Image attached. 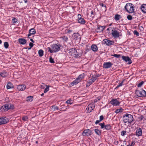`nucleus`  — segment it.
Instances as JSON below:
<instances>
[{"mask_svg": "<svg viewBox=\"0 0 146 146\" xmlns=\"http://www.w3.org/2000/svg\"><path fill=\"white\" fill-rule=\"evenodd\" d=\"M134 33V35H136L137 36H138L139 35V33L136 30H135Z\"/></svg>", "mask_w": 146, "mask_h": 146, "instance_id": "49530a36", "label": "nucleus"}, {"mask_svg": "<svg viewBox=\"0 0 146 146\" xmlns=\"http://www.w3.org/2000/svg\"><path fill=\"white\" fill-rule=\"evenodd\" d=\"M61 45L60 44H54L47 48L48 51L50 53L56 52L60 50Z\"/></svg>", "mask_w": 146, "mask_h": 146, "instance_id": "f257e3e1", "label": "nucleus"}, {"mask_svg": "<svg viewBox=\"0 0 146 146\" xmlns=\"http://www.w3.org/2000/svg\"><path fill=\"white\" fill-rule=\"evenodd\" d=\"M30 40L32 42H34V40L32 38L31 39H30Z\"/></svg>", "mask_w": 146, "mask_h": 146, "instance_id": "338daca9", "label": "nucleus"}, {"mask_svg": "<svg viewBox=\"0 0 146 146\" xmlns=\"http://www.w3.org/2000/svg\"><path fill=\"white\" fill-rule=\"evenodd\" d=\"M105 129L109 130L111 129V126L110 125H105L104 128Z\"/></svg>", "mask_w": 146, "mask_h": 146, "instance_id": "2f4dec72", "label": "nucleus"}, {"mask_svg": "<svg viewBox=\"0 0 146 146\" xmlns=\"http://www.w3.org/2000/svg\"><path fill=\"white\" fill-rule=\"evenodd\" d=\"M121 17V16L120 15L116 14L115 15L114 19L116 21L119 20Z\"/></svg>", "mask_w": 146, "mask_h": 146, "instance_id": "a878e982", "label": "nucleus"}, {"mask_svg": "<svg viewBox=\"0 0 146 146\" xmlns=\"http://www.w3.org/2000/svg\"><path fill=\"white\" fill-rule=\"evenodd\" d=\"M28 117L27 116H24L23 117L22 119L24 121H28Z\"/></svg>", "mask_w": 146, "mask_h": 146, "instance_id": "e433bc0d", "label": "nucleus"}, {"mask_svg": "<svg viewBox=\"0 0 146 146\" xmlns=\"http://www.w3.org/2000/svg\"><path fill=\"white\" fill-rule=\"evenodd\" d=\"M26 3L27 2V0H23Z\"/></svg>", "mask_w": 146, "mask_h": 146, "instance_id": "774afa93", "label": "nucleus"}, {"mask_svg": "<svg viewBox=\"0 0 146 146\" xmlns=\"http://www.w3.org/2000/svg\"><path fill=\"white\" fill-rule=\"evenodd\" d=\"M126 133V131H122L121 132V135L124 136L125 135Z\"/></svg>", "mask_w": 146, "mask_h": 146, "instance_id": "37998d69", "label": "nucleus"}, {"mask_svg": "<svg viewBox=\"0 0 146 146\" xmlns=\"http://www.w3.org/2000/svg\"><path fill=\"white\" fill-rule=\"evenodd\" d=\"M125 8L127 12L132 13L134 12V7L132 3H127L125 5Z\"/></svg>", "mask_w": 146, "mask_h": 146, "instance_id": "7ed1b4c3", "label": "nucleus"}, {"mask_svg": "<svg viewBox=\"0 0 146 146\" xmlns=\"http://www.w3.org/2000/svg\"><path fill=\"white\" fill-rule=\"evenodd\" d=\"M94 131L96 134L98 135H100L101 133V131L99 130L98 129H95Z\"/></svg>", "mask_w": 146, "mask_h": 146, "instance_id": "c756f323", "label": "nucleus"}, {"mask_svg": "<svg viewBox=\"0 0 146 146\" xmlns=\"http://www.w3.org/2000/svg\"><path fill=\"white\" fill-rule=\"evenodd\" d=\"M135 142L134 141H132L131 142V144L130 145L131 146H133L135 145Z\"/></svg>", "mask_w": 146, "mask_h": 146, "instance_id": "bf43d9fd", "label": "nucleus"}, {"mask_svg": "<svg viewBox=\"0 0 146 146\" xmlns=\"http://www.w3.org/2000/svg\"><path fill=\"white\" fill-rule=\"evenodd\" d=\"M73 37L74 39H76L77 40L80 38L79 34L78 33H74Z\"/></svg>", "mask_w": 146, "mask_h": 146, "instance_id": "aec40b11", "label": "nucleus"}, {"mask_svg": "<svg viewBox=\"0 0 146 146\" xmlns=\"http://www.w3.org/2000/svg\"><path fill=\"white\" fill-rule=\"evenodd\" d=\"M124 80H123L122 82L119 84L117 86V87L115 88V89H116L118 88L119 87L123 85V82Z\"/></svg>", "mask_w": 146, "mask_h": 146, "instance_id": "473e14b6", "label": "nucleus"}, {"mask_svg": "<svg viewBox=\"0 0 146 146\" xmlns=\"http://www.w3.org/2000/svg\"><path fill=\"white\" fill-rule=\"evenodd\" d=\"M12 21L13 23H17L18 20L14 18L12 19Z\"/></svg>", "mask_w": 146, "mask_h": 146, "instance_id": "09e8293b", "label": "nucleus"}, {"mask_svg": "<svg viewBox=\"0 0 146 146\" xmlns=\"http://www.w3.org/2000/svg\"><path fill=\"white\" fill-rule=\"evenodd\" d=\"M123 121L125 123H131L133 120V118L132 115L128 113H126L123 116Z\"/></svg>", "mask_w": 146, "mask_h": 146, "instance_id": "f03ea898", "label": "nucleus"}, {"mask_svg": "<svg viewBox=\"0 0 146 146\" xmlns=\"http://www.w3.org/2000/svg\"><path fill=\"white\" fill-rule=\"evenodd\" d=\"M104 117L103 115H101L100 117V121H101L104 119Z\"/></svg>", "mask_w": 146, "mask_h": 146, "instance_id": "603ef678", "label": "nucleus"}, {"mask_svg": "<svg viewBox=\"0 0 146 146\" xmlns=\"http://www.w3.org/2000/svg\"><path fill=\"white\" fill-rule=\"evenodd\" d=\"M95 106L92 103H90L87 107L86 109L88 112L90 113L92 110L94 108Z\"/></svg>", "mask_w": 146, "mask_h": 146, "instance_id": "9d476101", "label": "nucleus"}, {"mask_svg": "<svg viewBox=\"0 0 146 146\" xmlns=\"http://www.w3.org/2000/svg\"><path fill=\"white\" fill-rule=\"evenodd\" d=\"M104 44H106L107 45L110 46L112 45L113 44L114 42L113 41L108 40L107 39H105L103 40Z\"/></svg>", "mask_w": 146, "mask_h": 146, "instance_id": "2eb2a0df", "label": "nucleus"}, {"mask_svg": "<svg viewBox=\"0 0 146 146\" xmlns=\"http://www.w3.org/2000/svg\"><path fill=\"white\" fill-rule=\"evenodd\" d=\"M96 77L95 76V75H93L92 76V78L91 79L89 80V81L88 82L86 86H87L88 84V86H89L91 84L93 83L96 80Z\"/></svg>", "mask_w": 146, "mask_h": 146, "instance_id": "1a4fd4ad", "label": "nucleus"}, {"mask_svg": "<svg viewBox=\"0 0 146 146\" xmlns=\"http://www.w3.org/2000/svg\"><path fill=\"white\" fill-rule=\"evenodd\" d=\"M52 110L54 111H56L58 110V108L57 106L54 105L52 106Z\"/></svg>", "mask_w": 146, "mask_h": 146, "instance_id": "72a5a7b5", "label": "nucleus"}, {"mask_svg": "<svg viewBox=\"0 0 146 146\" xmlns=\"http://www.w3.org/2000/svg\"><path fill=\"white\" fill-rule=\"evenodd\" d=\"M62 39L65 42H67L68 40V38L67 36H64L62 37Z\"/></svg>", "mask_w": 146, "mask_h": 146, "instance_id": "c9c22d12", "label": "nucleus"}, {"mask_svg": "<svg viewBox=\"0 0 146 146\" xmlns=\"http://www.w3.org/2000/svg\"><path fill=\"white\" fill-rule=\"evenodd\" d=\"M70 54L74 57H77L81 56L80 54L78 53L75 48L71 49V51L69 52Z\"/></svg>", "mask_w": 146, "mask_h": 146, "instance_id": "423d86ee", "label": "nucleus"}, {"mask_svg": "<svg viewBox=\"0 0 146 146\" xmlns=\"http://www.w3.org/2000/svg\"><path fill=\"white\" fill-rule=\"evenodd\" d=\"M106 27L105 26H102L100 25H98L97 29V33H101L102 32Z\"/></svg>", "mask_w": 146, "mask_h": 146, "instance_id": "f8f14e48", "label": "nucleus"}, {"mask_svg": "<svg viewBox=\"0 0 146 146\" xmlns=\"http://www.w3.org/2000/svg\"><path fill=\"white\" fill-rule=\"evenodd\" d=\"M49 90V88L48 87H47L44 90V93H45L47 92Z\"/></svg>", "mask_w": 146, "mask_h": 146, "instance_id": "de8ad7c7", "label": "nucleus"}, {"mask_svg": "<svg viewBox=\"0 0 146 146\" xmlns=\"http://www.w3.org/2000/svg\"><path fill=\"white\" fill-rule=\"evenodd\" d=\"M29 45L31 48H32L33 46V44L31 42L29 43Z\"/></svg>", "mask_w": 146, "mask_h": 146, "instance_id": "13d9d810", "label": "nucleus"}, {"mask_svg": "<svg viewBox=\"0 0 146 146\" xmlns=\"http://www.w3.org/2000/svg\"><path fill=\"white\" fill-rule=\"evenodd\" d=\"M19 42L21 44H25L27 42L26 40L24 38H20L18 40Z\"/></svg>", "mask_w": 146, "mask_h": 146, "instance_id": "a211bd4d", "label": "nucleus"}, {"mask_svg": "<svg viewBox=\"0 0 146 146\" xmlns=\"http://www.w3.org/2000/svg\"><path fill=\"white\" fill-rule=\"evenodd\" d=\"M121 110H123V109L122 108H120V109H117L115 111V112L116 113H118Z\"/></svg>", "mask_w": 146, "mask_h": 146, "instance_id": "58836bf2", "label": "nucleus"}, {"mask_svg": "<svg viewBox=\"0 0 146 146\" xmlns=\"http://www.w3.org/2000/svg\"><path fill=\"white\" fill-rule=\"evenodd\" d=\"M112 56L116 58H119L121 56V55L115 54L113 55H112Z\"/></svg>", "mask_w": 146, "mask_h": 146, "instance_id": "c03bdc74", "label": "nucleus"}, {"mask_svg": "<svg viewBox=\"0 0 146 146\" xmlns=\"http://www.w3.org/2000/svg\"><path fill=\"white\" fill-rule=\"evenodd\" d=\"M101 121H100V120H97L95 122V124H97L98 123H99V122H100Z\"/></svg>", "mask_w": 146, "mask_h": 146, "instance_id": "e2e57ef3", "label": "nucleus"}, {"mask_svg": "<svg viewBox=\"0 0 146 146\" xmlns=\"http://www.w3.org/2000/svg\"><path fill=\"white\" fill-rule=\"evenodd\" d=\"M5 117L0 118V125L6 123H7Z\"/></svg>", "mask_w": 146, "mask_h": 146, "instance_id": "f3484780", "label": "nucleus"}, {"mask_svg": "<svg viewBox=\"0 0 146 146\" xmlns=\"http://www.w3.org/2000/svg\"><path fill=\"white\" fill-rule=\"evenodd\" d=\"M113 64L110 62L104 63L103 65V68H110Z\"/></svg>", "mask_w": 146, "mask_h": 146, "instance_id": "ddd939ff", "label": "nucleus"}, {"mask_svg": "<svg viewBox=\"0 0 146 146\" xmlns=\"http://www.w3.org/2000/svg\"><path fill=\"white\" fill-rule=\"evenodd\" d=\"M88 130L89 129H86L84 130L82 133V135L84 136H89L88 135Z\"/></svg>", "mask_w": 146, "mask_h": 146, "instance_id": "5701e85b", "label": "nucleus"}, {"mask_svg": "<svg viewBox=\"0 0 146 146\" xmlns=\"http://www.w3.org/2000/svg\"><path fill=\"white\" fill-rule=\"evenodd\" d=\"M80 81V80H79V78H76V79L73 81L71 84V85L73 84V85L77 84Z\"/></svg>", "mask_w": 146, "mask_h": 146, "instance_id": "b1692460", "label": "nucleus"}, {"mask_svg": "<svg viewBox=\"0 0 146 146\" xmlns=\"http://www.w3.org/2000/svg\"><path fill=\"white\" fill-rule=\"evenodd\" d=\"M100 5L102 6V7H106V6L103 3H100Z\"/></svg>", "mask_w": 146, "mask_h": 146, "instance_id": "052dcab7", "label": "nucleus"}, {"mask_svg": "<svg viewBox=\"0 0 146 146\" xmlns=\"http://www.w3.org/2000/svg\"><path fill=\"white\" fill-rule=\"evenodd\" d=\"M136 135L138 136H140L142 135V131L140 128H137L136 130Z\"/></svg>", "mask_w": 146, "mask_h": 146, "instance_id": "dca6fc26", "label": "nucleus"}, {"mask_svg": "<svg viewBox=\"0 0 146 146\" xmlns=\"http://www.w3.org/2000/svg\"><path fill=\"white\" fill-rule=\"evenodd\" d=\"M29 32L32 35H34L36 33L35 30L34 28H32L30 29L29 30Z\"/></svg>", "mask_w": 146, "mask_h": 146, "instance_id": "cd10ccee", "label": "nucleus"}, {"mask_svg": "<svg viewBox=\"0 0 146 146\" xmlns=\"http://www.w3.org/2000/svg\"><path fill=\"white\" fill-rule=\"evenodd\" d=\"M14 87L13 85L10 82H9L7 85V89L13 88Z\"/></svg>", "mask_w": 146, "mask_h": 146, "instance_id": "412c9836", "label": "nucleus"}, {"mask_svg": "<svg viewBox=\"0 0 146 146\" xmlns=\"http://www.w3.org/2000/svg\"><path fill=\"white\" fill-rule=\"evenodd\" d=\"M110 103L113 106H118L119 105L120 102L117 99H113L110 102Z\"/></svg>", "mask_w": 146, "mask_h": 146, "instance_id": "6e6552de", "label": "nucleus"}, {"mask_svg": "<svg viewBox=\"0 0 146 146\" xmlns=\"http://www.w3.org/2000/svg\"><path fill=\"white\" fill-rule=\"evenodd\" d=\"M99 125L101 126V128L103 129L104 128L105 123H99Z\"/></svg>", "mask_w": 146, "mask_h": 146, "instance_id": "4c0bfd02", "label": "nucleus"}, {"mask_svg": "<svg viewBox=\"0 0 146 146\" xmlns=\"http://www.w3.org/2000/svg\"><path fill=\"white\" fill-rule=\"evenodd\" d=\"M78 20L80 19H81L82 18L80 14H78Z\"/></svg>", "mask_w": 146, "mask_h": 146, "instance_id": "4d7b16f0", "label": "nucleus"}, {"mask_svg": "<svg viewBox=\"0 0 146 146\" xmlns=\"http://www.w3.org/2000/svg\"><path fill=\"white\" fill-rule=\"evenodd\" d=\"M71 102L72 100H68L66 101V103H67V104H70L72 103Z\"/></svg>", "mask_w": 146, "mask_h": 146, "instance_id": "8fccbe9b", "label": "nucleus"}, {"mask_svg": "<svg viewBox=\"0 0 146 146\" xmlns=\"http://www.w3.org/2000/svg\"><path fill=\"white\" fill-rule=\"evenodd\" d=\"M32 34H30V33L29 32V34H28V38H30L29 37L30 36H31Z\"/></svg>", "mask_w": 146, "mask_h": 146, "instance_id": "0e129e2a", "label": "nucleus"}, {"mask_svg": "<svg viewBox=\"0 0 146 146\" xmlns=\"http://www.w3.org/2000/svg\"><path fill=\"white\" fill-rule=\"evenodd\" d=\"M122 58L123 60H124L126 62H127L128 64H130L132 63V61L128 56H122Z\"/></svg>", "mask_w": 146, "mask_h": 146, "instance_id": "9b49d317", "label": "nucleus"}, {"mask_svg": "<svg viewBox=\"0 0 146 146\" xmlns=\"http://www.w3.org/2000/svg\"><path fill=\"white\" fill-rule=\"evenodd\" d=\"M111 32V34L114 38H117L119 36V33L116 30L115 28L114 27L113 28Z\"/></svg>", "mask_w": 146, "mask_h": 146, "instance_id": "0eeeda50", "label": "nucleus"}, {"mask_svg": "<svg viewBox=\"0 0 146 146\" xmlns=\"http://www.w3.org/2000/svg\"><path fill=\"white\" fill-rule=\"evenodd\" d=\"M92 133V130H90L89 129L88 130V135L89 136L91 135Z\"/></svg>", "mask_w": 146, "mask_h": 146, "instance_id": "5fc2aeb1", "label": "nucleus"}, {"mask_svg": "<svg viewBox=\"0 0 146 146\" xmlns=\"http://www.w3.org/2000/svg\"><path fill=\"white\" fill-rule=\"evenodd\" d=\"M91 48L93 51H96L98 50L97 46L95 44H93L91 46Z\"/></svg>", "mask_w": 146, "mask_h": 146, "instance_id": "4be33fe9", "label": "nucleus"}, {"mask_svg": "<svg viewBox=\"0 0 146 146\" xmlns=\"http://www.w3.org/2000/svg\"><path fill=\"white\" fill-rule=\"evenodd\" d=\"M17 86V89L18 91H23L25 90L26 88L25 85H19Z\"/></svg>", "mask_w": 146, "mask_h": 146, "instance_id": "4468645a", "label": "nucleus"}, {"mask_svg": "<svg viewBox=\"0 0 146 146\" xmlns=\"http://www.w3.org/2000/svg\"><path fill=\"white\" fill-rule=\"evenodd\" d=\"M49 62L51 63H54L53 58L51 57H50L49 58Z\"/></svg>", "mask_w": 146, "mask_h": 146, "instance_id": "ea45409f", "label": "nucleus"}, {"mask_svg": "<svg viewBox=\"0 0 146 146\" xmlns=\"http://www.w3.org/2000/svg\"><path fill=\"white\" fill-rule=\"evenodd\" d=\"M78 22L79 23L82 24H84L86 23V21L83 18H82L79 20H78Z\"/></svg>", "mask_w": 146, "mask_h": 146, "instance_id": "bb28decb", "label": "nucleus"}, {"mask_svg": "<svg viewBox=\"0 0 146 146\" xmlns=\"http://www.w3.org/2000/svg\"><path fill=\"white\" fill-rule=\"evenodd\" d=\"M14 106L11 104H6L2 106L1 108V110L2 111H6L9 109H13Z\"/></svg>", "mask_w": 146, "mask_h": 146, "instance_id": "20e7f679", "label": "nucleus"}, {"mask_svg": "<svg viewBox=\"0 0 146 146\" xmlns=\"http://www.w3.org/2000/svg\"><path fill=\"white\" fill-rule=\"evenodd\" d=\"M84 78V76L83 74H81L80 75L78 78H79V80H80L82 78Z\"/></svg>", "mask_w": 146, "mask_h": 146, "instance_id": "79ce46f5", "label": "nucleus"}, {"mask_svg": "<svg viewBox=\"0 0 146 146\" xmlns=\"http://www.w3.org/2000/svg\"><path fill=\"white\" fill-rule=\"evenodd\" d=\"M94 75H95V76L96 77V78H97V77H100V75L99 74H95Z\"/></svg>", "mask_w": 146, "mask_h": 146, "instance_id": "680f3d73", "label": "nucleus"}, {"mask_svg": "<svg viewBox=\"0 0 146 146\" xmlns=\"http://www.w3.org/2000/svg\"><path fill=\"white\" fill-rule=\"evenodd\" d=\"M141 9L143 13H146V4L142 5L141 7Z\"/></svg>", "mask_w": 146, "mask_h": 146, "instance_id": "6ab92c4d", "label": "nucleus"}, {"mask_svg": "<svg viewBox=\"0 0 146 146\" xmlns=\"http://www.w3.org/2000/svg\"><path fill=\"white\" fill-rule=\"evenodd\" d=\"M135 94L137 96L139 97L146 96V92L145 91L143 90H136Z\"/></svg>", "mask_w": 146, "mask_h": 146, "instance_id": "39448f33", "label": "nucleus"}, {"mask_svg": "<svg viewBox=\"0 0 146 146\" xmlns=\"http://www.w3.org/2000/svg\"><path fill=\"white\" fill-rule=\"evenodd\" d=\"M0 76L3 77H5L7 75V73L5 71H3L0 74Z\"/></svg>", "mask_w": 146, "mask_h": 146, "instance_id": "393cba45", "label": "nucleus"}, {"mask_svg": "<svg viewBox=\"0 0 146 146\" xmlns=\"http://www.w3.org/2000/svg\"><path fill=\"white\" fill-rule=\"evenodd\" d=\"M144 118V117L143 115H141L139 117V119L140 121H141L143 120Z\"/></svg>", "mask_w": 146, "mask_h": 146, "instance_id": "6e6d98bb", "label": "nucleus"}, {"mask_svg": "<svg viewBox=\"0 0 146 146\" xmlns=\"http://www.w3.org/2000/svg\"><path fill=\"white\" fill-rule=\"evenodd\" d=\"M4 47L6 48H8L9 44L7 42H5L4 43Z\"/></svg>", "mask_w": 146, "mask_h": 146, "instance_id": "f704fd0d", "label": "nucleus"}, {"mask_svg": "<svg viewBox=\"0 0 146 146\" xmlns=\"http://www.w3.org/2000/svg\"><path fill=\"white\" fill-rule=\"evenodd\" d=\"M67 33H71L72 32V31L70 29H68L66 30Z\"/></svg>", "mask_w": 146, "mask_h": 146, "instance_id": "864d4df0", "label": "nucleus"}, {"mask_svg": "<svg viewBox=\"0 0 146 146\" xmlns=\"http://www.w3.org/2000/svg\"><path fill=\"white\" fill-rule=\"evenodd\" d=\"M101 98V97H98L96 99H95V102H97L98 101L100 100Z\"/></svg>", "mask_w": 146, "mask_h": 146, "instance_id": "3c124183", "label": "nucleus"}, {"mask_svg": "<svg viewBox=\"0 0 146 146\" xmlns=\"http://www.w3.org/2000/svg\"><path fill=\"white\" fill-rule=\"evenodd\" d=\"M91 16H92V15H93L94 14V12L93 11H91Z\"/></svg>", "mask_w": 146, "mask_h": 146, "instance_id": "69168bd1", "label": "nucleus"}, {"mask_svg": "<svg viewBox=\"0 0 146 146\" xmlns=\"http://www.w3.org/2000/svg\"><path fill=\"white\" fill-rule=\"evenodd\" d=\"M143 83L144 82L143 81H142L140 83H139L137 85L138 87H141L143 84Z\"/></svg>", "mask_w": 146, "mask_h": 146, "instance_id": "a18cd8bd", "label": "nucleus"}, {"mask_svg": "<svg viewBox=\"0 0 146 146\" xmlns=\"http://www.w3.org/2000/svg\"><path fill=\"white\" fill-rule=\"evenodd\" d=\"M43 51L42 49L40 50H38V54L40 57H41L43 56Z\"/></svg>", "mask_w": 146, "mask_h": 146, "instance_id": "7c9ffc66", "label": "nucleus"}, {"mask_svg": "<svg viewBox=\"0 0 146 146\" xmlns=\"http://www.w3.org/2000/svg\"><path fill=\"white\" fill-rule=\"evenodd\" d=\"M33 98L32 96H29L27 97V101L29 102H31L33 100Z\"/></svg>", "mask_w": 146, "mask_h": 146, "instance_id": "c85d7f7f", "label": "nucleus"}, {"mask_svg": "<svg viewBox=\"0 0 146 146\" xmlns=\"http://www.w3.org/2000/svg\"><path fill=\"white\" fill-rule=\"evenodd\" d=\"M127 18L128 20H131L133 18L131 15H129L127 16Z\"/></svg>", "mask_w": 146, "mask_h": 146, "instance_id": "a19ab883", "label": "nucleus"}]
</instances>
